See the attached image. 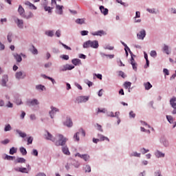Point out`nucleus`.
I'll use <instances>...</instances> for the list:
<instances>
[{
  "label": "nucleus",
  "instance_id": "f8f14e48",
  "mask_svg": "<svg viewBox=\"0 0 176 176\" xmlns=\"http://www.w3.org/2000/svg\"><path fill=\"white\" fill-rule=\"evenodd\" d=\"M78 102H86L89 101V96H80L77 98Z\"/></svg>",
  "mask_w": 176,
  "mask_h": 176
},
{
  "label": "nucleus",
  "instance_id": "6e6d98bb",
  "mask_svg": "<svg viewBox=\"0 0 176 176\" xmlns=\"http://www.w3.org/2000/svg\"><path fill=\"white\" fill-rule=\"evenodd\" d=\"M105 112H107V110L105 109H98V113H105Z\"/></svg>",
  "mask_w": 176,
  "mask_h": 176
},
{
  "label": "nucleus",
  "instance_id": "dca6fc26",
  "mask_svg": "<svg viewBox=\"0 0 176 176\" xmlns=\"http://www.w3.org/2000/svg\"><path fill=\"white\" fill-rule=\"evenodd\" d=\"M25 5H26V6H28L30 8V9H32L33 10H36V6H35V5L32 4L30 1H26L25 3Z\"/></svg>",
  "mask_w": 176,
  "mask_h": 176
},
{
  "label": "nucleus",
  "instance_id": "58836bf2",
  "mask_svg": "<svg viewBox=\"0 0 176 176\" xmlns=\"http://www.w3.org/2000/svg\"><path fill=\"white\" fill-rule=\"evenodd\" d=\"M10 142V140L9 139H5L4 140H2L1 142V144H2L3 145H6L8 144H9Z\"/></svg>",
  "mask_w": 176,
  "mask_h": 176
},
{
  "label": "nucleus",
  "instance_id": "f257e3e1",
  "mask_svg": "<svg viewBox=\"0 0 176 176\" xmlns=\"http://www.w3.org/2000/svg\"><path fill=\"white\" fill-rule=\"evenodd\" d=\"M98 41H87L84 43L83 47L87 49L89 47H92L93 49H98Z\"/></svg>",
  "mask_w": 176,
  "mask_h": 176
},
{
  "label": "nucleus",
  "instance_id": "c03bdc74",
  "mask_svg": "<svg viewBox=\"0 0 176 176\" xmlns=\"http://www.w3.org/2000/svg\"><path fill=\"white\" fill-rule=\"evenodd\" d=\"M123 46H124L125 49H127V50H129L130 54H133V52H131V51L130 50V48L127 46V45L123 42H122Z\"/></svg>",
  "mask_w": 176,
  "mask_h": 176
},
{
  "label": "nucleus",
  "instance_id": "b1692460",
  "mask_svg": "<svg viewBox=\"0 0 176 176\" xmlns=\"http://www.w3.org/2000/svg\"><path fill=\"white\" fill-rule=\"evenodd\" d=\"M144 86L145 87V90H150V89H152V85L149 82H144Z\"/></svg>",
  "mask_w": 176,
  "mask_h": 176
},
{
  "label": "nucleus",
  "instance_id": "4d7b16f0",
  "mask_svg": "<svg viewBox=\"0 0 176 176\" xmlns=\"http://www.w3.org/2000/svg\"><path fill=\"white\" fill-rule=\"evenodd\" d=\"M129 117L130 118H135V113H134V111H130V113H129Z\"/></svg>",
  "mask_w": 176,
  "mask_h": 176
},
{
  "label": "nucleus",
  "instance_id": "7c9ffc66",
  "mask_svg": "<svg viewBox=\"0 0 176 176\" xmlns=\"http://www.w3.org/2000/svg\"><path fill=\"white\" fill-rule=\"evenodd\" d=\"M15 163H25V159L23 157H18L16 160Z\"/></svg>",
  "mask_w": 176,
  "mask_h": 176
},
{
  "label": "nucleus",
  "instance_id": "4468645a",
  "mask_svg": "<svg viewBox=\"0 0 176 176\" xmlns=\"http://www.w3.org/2000/svg\"><path fill=\"white\" fill-rule=\"evenodd\" d=\"M45 138L46 140H50V141H52V142H54L56 141V138H53V135L49 132H47V135H45Z\"/></svg>",
  "mask_w": 176,
  "mask_h": 176
},
{
  "label": "nucleus",
  "instance_id": "f3484780",
  "mask_svg": "<svg viewBox=\"0 0 176 176\" xmlns=\"http://www.w3.org/2000/svg\"><path fill=\"white\" fill-rule=\"evenodd\" d=\"M100 10L101 13H102V14H104V16H107V14H108V8H104L103 6H100Z\"/></svg>",
  "mask_w": 176,
  "mask_h": 176
},
{
  "label": "nucleus",
  "instance_id": "412c9836",
  "mask_svg": "<svg viewBox=\"0 0 176 176\" xmlns=\"http://www.w3.org/2000/svg\"><path fill=\"white\" fill-rule=\"evenodd\" d=\"M62 151L65 155H71V153L69 152V150L67 146L62 147Z\"/></svg>",
  "mask_w": 176,
  "mask_h": 176
},
{
  "label": "nucleus",
  "instance_id": "7ed1b4c3",
  "mask_svg": "<svg viewBox=\"0 0 176 176\" xmlns=\"http://www.w3.org/2000/svg\"><path fill=\"white\" fill-rule=\"evenodd\" d=\"M170 104L172 108H173V115H176V98L175 97H173L172 98H170Z\"/></svg>",
  "mask_w": 176,
  "mask_h": 176
},
{
  "label": "nucleus",
  "instance_id": "cd10ccee",
  "mask_svg": "<svg viewBox=\"0 0 176 176\" xmlns=\"http://www.w3.org/2000/svg\"><path fill=\"white\" fill-rule=\"evenodd\" d=\"M14 58L16 60L17 63H21L23 58H21V56L19 55V54H15L14 55Z\"/></svg>",
  "mask_w": 176,
  "mask_h": 176
},
{
  "label": "nucleus",
  "instance_id": "393cba45",
  "mask_svg": "<svg viewBox=\"0 0 176 176\" xmlns=\"http://www.w3.org/2000/svg\"><path fill=\"white\" fill-rule=\"evenodd\" d=\"M85 21H86L85 19H77L76 20V24H80V25L85 24Z\"/></svg>",
  "mask_w": 176,
  "mask_h": 176
},
{
  "label": "nucleus",
  "instance_id": "9b49d317",
  "mask_svg": "<svg viewBox=\"0 0 176 176\" xmlns=\"http://www.w3.org/2000/svg\"><path fill=\"white\" fill-rule=\"evenodd\" d=\"M146 36V32H145V30H141L138 34L137 36L138 39H144V38Z\"/></svg>",
  "mask_w": 176,
  "mask_h": 176
},
{
  "label": "nucleus",
  "instance_id": "8fccbe9b",
  "mask_svg": "<svg viewBox=\"0 0 176 176\" xmlns=\"http://www.w3.org/2000/svg\"><path fill=\"white\" fill-rule=\"evenodd\" d=\"M88 34H89V31H87V30H82V31H81V35L82 36L88 35Z\"/></svg>",
  "mask_w": 176,
  "mask_h": 176
},
{
  "label": "nucleus",
  "instance_id": "ea45409f",
  "mask_svg": "<svg viewBox=\"0 0 176 176\" xmlns=\"http://www.w3.org/2000/svg\"><path fill=\"white\" fill-rule=\"evenodd\" d=\"M164 52L166 53L167 54H170V52L168 51V46L164 45V48H163Z\"/></svg>",
  "mask_w": 176,
  "mask_h": 176
},
{
  "label": "nucleus",
  "instance_id": "0e129e2a",
  "mask_svg": "<svg viewBox=\"0 0 176 176\" xmlns=\"http://www.w3.org/2000/svg\"><path fill=\"white\" fill-rule=\"evenodd\" d=\"M164 74H165V75H170V72L167 69H164Z\"/></svg>",
  "mask_w": 176,
  "mask_h": 176
},
{
  "label": "nucleus",
  "instance_id": "72a5a7b5",
  "mask_svg": "<svg viewBox=\"0 0 176 176\" xmlns=\"http://www.w3.org/2000/svg\"><path fill=\"white\" fill-rule=\"evenodd\" d=\"M17 153V148H14V147H12L10 149V155H14V153Z\"/></svg>",
  "mask_w": 176,
  "mask_h": 176
},
{
  "label": "nucleus",
  "instance_id": "e2e57ef3",
  "mask_svg": "<svg viewBox=\"0 0 176 176\" xmlns=\"http://www.w3.org/2000/svg\"><path fill=\"white\" fill-rule=\"evenodd\" d=\"M32 155H34V156H38V151H36V149H34Z\"/></svg>",
  "mask_w": 176,
  "mask_h": 176
},
{
  "label": "nucleus",
  "instance_id": "3c124183",
  "mask_svg": "<svg viewBox=\"0 0 176 176\" xmlns=\"http://www.w3.org/2000/svg\"><path fill=\"white\" fill-rule=\"evenodd\" d=\"M119 76H121L122 78H126V75H124V72L120 71L118 73Z\"/></svg>",
  "mask_w": 176,
  "mask_h": 176
},
{
  "label": "nucleus",
  "instance_id": "bf43d9fd",
  "mask_svg": "<svg viewBox=\"0 0 176 176\" xmlns=\"http://www.w3.org/2000/svg\"><path fill=\"white\" fill-rule=\"evenodd\" d=\"M56 35L58 38H60V36H61V32L60 30H57L56 32Z\"/></svg>",
  "mask_w": 176,
  "mask_h": 176
},
{
  "label": "nucleus",
  "instance_id": "20e7f679",
  "mask_svg": "<svg viewBox=\"0 0 176 176\" xmlns=\"http://www.w3.org/2000/svg\"><path fill=\"white\" fill-rule=\"evenodd\" d=\"M81 133L83 137H85L86 135V132H85V130H83V129H80L79 130V132H77L76 134H74V140H75V141H79V133Z\"/></svg>",
  "mask_w": 176,
  "mask_h": 176
},
{
  "label": "nucleus",
  "instance_id": "4c0bfd02",
  "mask_svg": "<svg viewBox=\"0 0 176 176\" xmlns=\"http://www.w3.org/2000/svg\"><path fill=\"white\" fill-rule=\"evenodd\" d=\"M45 34L47 36H53L54 35V32H53V30H50L46 32Z\"/></svg>",
  "mask_w": 176,
  "mask_h": 176
},
{
  "label": "nucleus",
  "instance_id": "473e14b6",
  "mask_svg": "<svg viewBox=\"0 0 176 176\" xmlns=\"http://www.w3.org/2000/svg\"><path fill=\"white\" fill-rule=\"evenodd\" d=\"M20 152L23 156H25V155H27V150L24 147L20 148Z\"/></svg>",
  "mask_w": 176,
  "mask_h": 176
},
{
  "label": "nucleus",
  "instance_id": "2eb2a0df",
  "mask_svg": "<svg viewBox=\"0 0 176 176\" xmlns=\"http://www.w3.org/2000/svg\"><path fill=\"white\" fill-rule=\"evenodd\" d=\"M92 35H94V36H102V35H105V32H104V30H99L92 33Z\"/></svg>",
  "mask_w": 176,
  "mask_h": 176
},
{
  "label": "nucleus",
  "instance_id": "a19ab883",
  "mask_svg": "<svg viewBox=\"0 0 176 176\" xmlns=\"http://www.w3.org/2000/svg\"><path fill=\"white\" fill-rule=\"evenodd\" d=\"M32 50H31V52L32 53V54H38V50H36V48H35V46L32 45Z\"/></svg>",
  "mask_w": 176,
  "mask_h": 176
},
{
  "label": "nucleus",
  "instance_id": "49530a36",
  "mask_svg": "<svg viewBox=\"0 0 176 176\" xmlns=\"http://www.w3.org/2000/svg\"><path fill=\"white\" fill-rule=\"evenodd\" d=\"M166 119L169 123H173V117L171 116H166Z\"/></svg>",
  "mask_w": 176,
  "mask_h": 176
},
{
  "label": "nucleus",
  "instance_id": "c85d7f7f",
  "mask_svg": "<svg viewBox=\"0 0 176 176\" xmlns=\"http://www.w3.org/2000/svg\"><path fill=\"white\" fill-rule=\"evenodd\" d=\"M52 9H53V8L49 7V6H46V4H44V10L45 12H48V13H52Z\"/></svg>",
  "mask_w": 176,
  "mask_h": 176
},
{
  "label": "nucleus",
  "instance_id": "ddd939ff",
  "mask_svg": "<svg viewBox=\"0 0 176 176\" xmlns=\"http://www.w3.org/2000/svg\"><path fill=\"white\" fill-rule=\"evenodd\" d=\"M73 124L72 120L69 118H67L66 121L64 122V125L67 126V127H72Z\"/></svg>",
  "mask_w": 176,
  "mask_h": 176
},
{
  "label": "nucleus",
  "instance_id": "bb28decb",
  "mask_svg": "<svg viewBox=\"0 0 176 176\" xmlns=\"http://www.w3.org/2000/svg\"><path fill=\"white\" fill-rule=\"evenodd\" d=\"M18 12H19L20 16H24V8H23V6H19Z\"/></svg>",
  "mask_w": 176,
  "mask_h": 176
},
{
  "label": "nucleus",
  "instance_id": "2f4dec72",
  "mask_svg": "<svg viewBox=\"0 0 176 176\" xmlns=\"http://www.w3.org/2000/svg\"><path fill=\"white\" fill-rule=\"evenodd\" d=\"M155 156L157 157H164V153H162V152H160L159 151H157L155 152Z\"/></svg>",
  "mask_w": 176,
  "mask_h": 176
},
{
  "label": "nucleus",
  "instance_id": "423d86ee",
  "mask_svg": "<svg viewBox=\"0 0 176 176\" xmlns=\"http://www.w3.org/2000/svg\"><path fill=\"white\" fill-rule=\"evenodd\" d=\"M60 110H58V109L52 106L51 107V111H50V116L52 119H53V118H54V116H56V112H59Z\"/></svg>",
  "mask_w": 176,
  "mask_h": 176
},
{
  "label": "nucleus",
  "instance_id": "c756f323",
  "mask_svg": "<svg viewBox=\"0 0 176 176\" xmlns=\"http://www.w3.org/2000/svg\"><path fill=\"white\" fill-rule=\"evenodd\" d=\"M16 133L21 137L22 138H25L27 137V134L24 132H22L21 131L16 130Z\"/></svg>",
  "mask_w": 176,
  "mask_h": 176
},
{
  "label": "nucleus",
  "instance_id": "37998d69",
  "mask_svg": "<svg viewBox=\"0 0 176 176\" xmlns=\"http://www.w3.org/2000/svg\"><path fill=\"white\" fill-rule=\"evenodd\" d=\"M5 159L6 160H13L14 159H15V157H13V156L6 155V157H5Z\"/></svg>",
  "mask_w": 176,
  "mask_h": 176
},
{
  "label": "nucleus",
  "instance_id": "5701e85b",
  "mask_svg": "<svg viewBox=\"0 0 176 176\" xmlns=\"http://www.w3.org/2000/svg\"><path fill=\"white\" fill-rule=\"evenodd\" d=\"M72 64H74V65H80V64H82V63L80 62V59H78V58H74L72 59Z\"/></svg>",
  "mask_w": 176,
  "mask_h": 176
},
{
  "label": "nucleus",
  "instance_id": "de8ad7c7",
  "mask_svg": "<svg viewBox=\"0 0 176 176\" xmlns=\"http://www.w3.org/2000/svg\"><path fill=\"white\" fill-rule=\"evenodd\" d=\"M32 141H34V138H32V137H29L28 138V145H30V144H32Z\"/></svg>",
  "mask_w": 176,
  "mask_h": 176
},
{
  "label": "nucleus",
  "instance_id": "e433bc0d",
  "mask_svg": "<svg viewBox=\"0 0 176 176\" xmlns=\"http://www.w3.org/2000/svg\"><path fill=\"white\" fill-rule=\"evenodd\" d=\"M124 86L125 89H129V88L131 87V82H125L124 84Z\"/></svg>",
  "mask_w": 176,
  "mask_h": 176
},
{
  "label": "nucleus",
  "instance_id": "09e8293b",
  "mask_svg": "<svg viewBox=\"0 0 176 176\" xmlns=\"http://www.w3.org/2000/svg\"><path fill=\"white\" fill-rule=\"evenodd\" d=\"M140 151L143 155H145V153H147V152L149 151L148 149H146L145 148H141Z\"/></svg>",
  "mask_w": 176,
  "mask_h": 176
},
{
  "label": "nucleus",
  "instance_id": "a211bd4d",
  "mask_svg": "<svg viewBox=\"0 0 176 176\" xmlns=\"http://www.w3.org/2000/svg\"><path fill=\"white\" fill-rule=\"evenodd\" d=\"M14 170L15 171H19V173H28V169H27L26 168H14Z\"/></svg>",
  "mask_w": 176,
  "mask_h": 176
},
{
  "label": "nucleus",
  "instance_id": "a878e982",
  "mask_svg": "<svg viewBox=\"0 0 176 176\" xmlns=\"http://www.w3.org/2000/svg\"><path fill=\"white\" fill-rule=\"evenodd\" d=\"M98 138H99V141H105V140L107 141H108V142H109V139L102 135H98Z\"/></svg>",
  "mask_w": 176,
  "mask_h": 176
},
{
  "label": "nucleus",
  "instance_id": "052dcab7",
  "mask_svg": "<svg viewBox=\"0 0 176 176\" xmlns=\"http://www.w3.org/2000/svg\"><path fill=\"white\" fill-rule=\"evenodd\" d=\"M62 58L63 60H69V56L68 55H63Z\"/></svg>",
  "mask_w": 176,
  "mask_h": 176
},
{
  "label": "nucleus",
  "instance_id": "864d4df0",
  "mask_svg": "<svg viewBox=\"0 0 176 176\" xmlns=\"http://www.w3.org/2000/svg\"><path fill=\"white\" fill-rule=\"evenodd\" d=\"M150 54L151 57H156V56H157L156 51H151Z\"/></svg>",
  "mask_w": 176,
  "mask_h": 176
},
{
  "label": "nucleus",
  "instance_id": "774afa93",
  "mask_svg": "<svg viewBox=\"0 0 176 176\" xmlns=\"http://www.w3.org/2000/svg\"><path fill=\"white\" fill-rule=\"evenodd\" d=\"M36 176H46V174L43 173H39Z\"/></svg>",
  "mask_w": 176,
  "mask_h": 176
},
{
  "label": "nucleus",
  "instance_id": "a18cd8bd",
  "mask_svg": "<svg viewBox=\"0 0 176 176\" xmlns=\"http://www.w3.org/2000/svg\"><path fill=\"white\" fill-rule=\"evenodd\" d=\"M96 126H97V130H98L101 133H102V131H104V130H102V126L101 125L96 124Z\"/></svg>",
  "mask_w": 176,
  "mask_h": 176
},
{
  "label": "nucleus",
  "instance_id": "c9c22d12",
  "mask_svg": "<svg viewBox=\"0 0 176 176\" xmlns=\"http://www.w3.org/2000/svg\"><path fill=\"white\" fill-rule=\"evenodd\" d=\"M36 90H41V91H43V89H45V86L42 85H38L36 86Z\"/></svg>",
  "mask_w": 176,
  "mask_h": 176
},
{
  "label": "nucleus",
  "instance_id": "1a4fd4ad",
  "mask_svg": "<svg viewBox=\"0 0 176 176\" xmlns=\"http://www.w3.org/2000/svg\"><path fill=\"white\" fill-rule=\"evenodd\" d=\"M28 107H35V105H39V102L36 99H33L32 100L28 101Z\"/></svg>",
  "mask_w": 176,
  "mask_h": 176
},
{
  "label": "nucleus",
  "instance_id": "13d9d810",
  "mask_svg": "<svg viewBox=\"0 0 176 176\" xmlns=\"http://www.w3.org/2000/svg\"><path fill=\"white\" fill-rule=\"evenodd\" d=\"M62 46H63V47H65V49H66L67 50H72L71 47H68L67 45L64 44V43H61Z\"/></svg>",
  "mask_w": 176,
  "mask_h": 176
},
{
  "label": "nucleus",
  "instance_id": "0eeeda50",
  "mask_svg": "<svg viewBox=\"0 0 176 176\" xmlns=\"http://www.w3.org/2000/svg\"><path fill=\"white\" fill-rule=\"evenodd\" d=\"M76 156L80 157V159H83V160H85V162H89V160H90V155H89L87 154L81 155L80 153H77L76 154Z\"/></svg>",
  "mask_w": 176,
  "mask_h": 176
},
{
  "label": "nucleus",
  "instance_id": "6e6552de",
  "mask_svg": "<svg viewBox=\"0 0 176 176\" xmlns=\"http://www.w3.org/2000/svg\"><path fill=\"white\" fill-rule=\"evenodd\" d=\"M131 65L133 67V69H134V71H137V67H138V65L135 62V60H134V57L133 56H134V54H133V53H132V54H131Z\"/></svg>",
  "mask_w": 176,
  "mask_h": 176
},
{
  "label": "nucleus",
  "instance_id": "69168bd1",
  "mask_svg": "<svg viewBox=\"0 0 176 176\" xmlns=\"http://www.w3.org/2000/svg\"><path fill=\"white\" fill-rule=\"evenodd\" d=\"M50 67H52V63H48L45 65V68H49Z\"/></svg>",
  "mask_w": 176,
  "mask_h": 176
},
{
  "label": "nucleus",
  "instance_id": "39448f33",
  "mask_svg": "<svg viewBox=\"0 0 176 176\" xmlns=\"http://www.w3.org/2000/svg\"><path fill=\"white\" fill-rule=\"evenodd\" d=\"M75 68V66L72 65H65L63 66L62 67L60 68V72H64V71H71V69H74Z\"/></svg>",
  "mask_w": 176,
  "mask_h": 176
},
{
  "label": "nucleus",
  "instance_id": "f704fd0d",
  "mask_svg": "<svg viewBox=\"0 0 176 176\" xmlns=\"http://www.w3.org/2000/svg\"><path fill=\"white\" fill-rule=\"evenodd\" d=\"M85 173H91V167L90 165H86L85 167Z\"/></svg>",
  "mask_w": 176,
  "mask_h": 176
},
{
  "label": "nucleus",
  "instance_id": "f03ea898",
  "mask_svg": "<svg viewBox=\"0 0 176 176\" xmlns=\"http://www.w3.org/2000/svg\"><path fill=\"white\" fill-rule=\"evenodd\" d=\"M58 140L55 142V145L56 146H63V145H65V142H67V138H64L63 135H58Z\"/></svg>",
  "mask_w": 176,
  "mask_h": 176
},
{
  "label": "nucleus",
  "instance_id": "79ce46f5",
  "mask_svg": "<svg viewBox=\"0 0 176 176\" xmlns=\"http://www.w3.org/2000/svg\"><path fill=\"white\" fill-rule=\"evenodd\" d=\"M10 130H12V126H10V124H7L5 126L4 131H10Z\"/></svg>",
  "mask_w": 176,
  "mask_h": 176
},
{
  "label": "nucleus",
  "instance_id": "6ab92c4d",
  "mask_svg": "<svg viewBox=\"0 0 176 176\" xmlns=\"http://www.w3.org/2000/svg\"><path fill=\"white\" fill-rule=\"evenodd\" d=\"M15 76L16 79H23L25 76V74H23L22 72H18L16 73Z\"/></svg>",
  "mask_w": 176,
  "mask_h": 176
},
{
  "label": "nucleus",
  "instance_id": "4be33fe9",
  "mask_svg": "<svg viewBox=\"0 0 176 176\" xmlns=\"http://www.w3.org/2000/svg\"><path fill=\"white\" fill-rule=\"evenodd\" d=\"M56 9L58 14H63V6L56 5Z\"/></svg>",
  "mask_w": 176,
  "mask_h": 176
},
{
  "label": "nucleus",
  "instance_id": "338daca9",
  "mask_svg": "<svg viewBox=\"0 0 176 176\" xmlns=\"http://www.w3.org/2000/svg\"><path fill=\"white\" fill-rule=\"evenodd\" d=\"M25 117V113L24 111H22L21 114V118L24 119Z\"/></svg>",
  "mask_w": 176,
  "mask_h": 176
},
{
  "label": "nucleus",
  "instance_id": "aec40b11",
  "mask_svg": "<svg viewBox=\"0 0 176 176\" xmlns=\"http://www.w3.org/2000/svg\"><path fill=\"white\" fill-rule=\"evenodd\" d=\"M8 76H3V78L1 80V85L5 87L6 86V83L8 82Z\"/></svg>",
  "mask_w": 176,
  "mask_h": 176
},
{
  "label": "nucleus",
  "instance_id": "680f3d73",
  "mask_svg": "<svg viewBox=\"0 0 176 176\" xmlns=\"http://www.w3.org/2000/svg\"><path fill=\"white\" fill-rule=\"evenodd\" d=\"M103 56H105L106 57H109V58H113L115 57V55H109V54H103Z\"/></svg>",
  "mask_w": 176,
  "mask_h": 176
},
{
  "label": "nucleus",
  "instance_id": "5fc2aeb1",
  "mask_svg": "<svg viewBox=\"0 0 176 176\" xmlns=\"http://www.w3.org/2000/svg\"><path fill=\"white\" fill-rule=\"evenodd\" d=\"M141 17V12L140 11H137L135 13V19H140Z\"/></svg>",
  "mask_w": 176,
  "mask_h": 176
},
{
  "label": "nucleus",
  "instance_id": "9d476101",
  "mask_svg": "<svg viewBox=\"0 0 176 176\" xmlns=\"http://www.w3.org/2000/svg\"><path fill=\"white\" fill-rule=\"evenodd\" d=\"M16 24L18 25L19 28H24V22L22 19H19L16 18L14 19Z\"/></svg>",
  "mask_w": 176,
  "mask_h": 176
},
{
  "label": "nucleus",
  "instance_id": "603ef678",
  "mask_svg": "<svg viewBox=\"0 0 176 176\" xmlns=\"http://www.w3.org/2000/svg\"><path fill=\"white\" fill-rule=\"evenodd\" d=\"M8 41L10 43H12V33H9L8 35Z\"/></svg>",
  "mask_w": 176,
  "mask_h": 176
}]
</instances>
